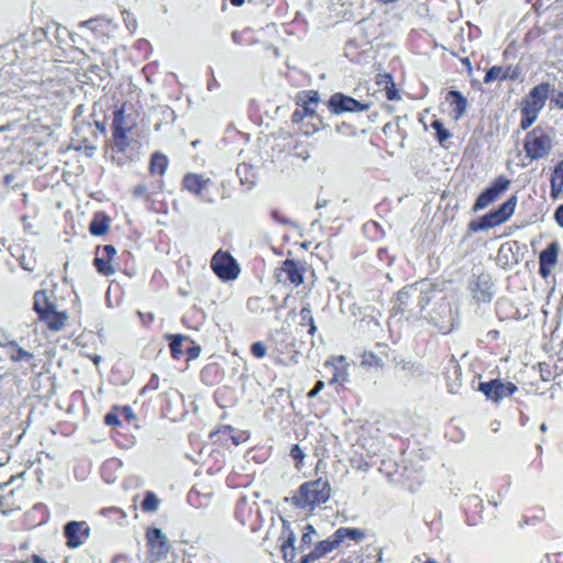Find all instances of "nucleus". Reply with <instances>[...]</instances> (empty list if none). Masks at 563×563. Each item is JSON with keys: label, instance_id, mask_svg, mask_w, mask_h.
Instances as JSON below:
<instances>
[{"label": "nucleus", "instance_id": "58", "mask_svg": "<svg viewBox=\"0 0 563 563\" xmlns=\"http://www.w3.org/2000/svg\"><path fill=\"white\" fill-rule=\"evenodd\" d=\"M230 1L235 7H240L244 3V0H230Z\"/></svg>", "mask_w": 563, "mask_h": 563}, {"label": "nucleus", "instance_id": "34", "mask_svg": "<svg viewBox=\"0 0 563 563\" xmlns=\"http://www.w3.org/2000/svg\"><path fill=\"white\" fill-rule=\"evenodd\" d=\"M362 363L373 367H380L384 364L383 358L372 352H364L362 355Z\"/></svg>", "mask_w": 563, "mask_h": 563}, {"label": "nucleus", "instance_id": "63", "mask_svg": "<svg viewBox=\"0 0 563 563\" xmlns=\"http://www.w3.org/2000/svg\"><path fill=\"white\" fill-rule=\"evenodd\" d=\"M99 361H100V357H99V356H96V357H95V363L97 364Z\"/></svg>", "mask_w": 563, "mask_h": 563}, {"label": "nucleus", "instance_id": "43", "mask_svg": "<svg viewBox=\"0 0 563 563\" xmlns=\"http://www.w3.org/2000/svg\"><path fill=\"white\" fill-rule=\"evenodd\" d=\"M102 252L106 256L104 258H108V260L114 262V256L117 254V250L113 245H104L102 247Z\"/></svg>", "mask_w": 563, "mask_h": 563}, {"label": "nucleus", "instance_id": "30", "mask_svg": "<svg viewBox=\"0 0 563 563\" xmlns=\"http://www.w3.org/2000/svg\"><path fill=\"white\" fill-rule=\"evenodd\" d=\"M159 506V499L153 492H147L142 501V509L145 512H156Z\"/></svg>", "mask_w": 563, "mask_h": 563}, {"label": "nucleus", "instance_id": "60", "mask_svg": "<svg viewBox=\"0 0 563 563\" xmlns=\"http://www.w3.org/2000/svg\"><path fill=\"white\" fill-rule=\"evenodd\" d=\"M540 429H541L542 431H547V424H545V423H542V424L540 426Z\"/></svg>", "mask_w": 563, "mask_h": 563}, {"label": "nucleus", "instance_id": "39", "mask_svg": "<svg viewBox=\"0 0 563 563\" xmlns=\"http://www.w3.org/2000/svg\"><path fill=\"white\" fill-rule=\"evenodd\" d=\"M32 358H33V354L27 352V351H25V350H23V349H19L16 351V354L12 355V360L16 361V362L18 361H24V360L30 361Z\"/></svg>", "mask_w": 563, "mask_h": 563}, {"label": "nucleus", "instance_id": "48", "mask_svg": "<svg viewBox=\"0 0 563 563\" xmlns=\"http://www.w3.org/2000/svg\"><path fill=\"white\" fill-rule=\"evenodd\" d=\"M300 316H301L302 320H309V322H312V320H313L312 312L309 307H303L300 311Z\"/></svg>", "mask_w": 563, "mask_h": 563}, {"label": "nucleus", "instance_id": "54", "mask_svg": "<svg viewBox=\"0 0 563 563\" xmlns=\"http://www.w3.org/2000/svg\"><path fill=\"white\" fill-rule=\"evenodd\" d=\"M122 413L124 415V417H125L126 419H132V418H134V413H133V410H132V408H131V407H124V408L122 409Z\"/></svg>", "mask_w": 563, "mask_h": 563}, {"label": "nucleus", "instance_id": "55", "mask_svg": "<svg viewBox=\"0 0 563 563\" xmlns=\"http://www.w3.org/2000/svg\"><path fill=\"white\" fill-rule=\"evenodd\" d=\"M9 343L8 336L0 331V345H7Z\"/></svg>", "mask_w": 563, "mask_h": 563}, {"label": "nucleus", "instance_id": "53", "mask_svg": "<svg viewBox=\"0 0 563 563\" xmlns=\"http://www.w3.org/2000/svg\"><path fill=\"white\" fill-rule=\"evenodd\" d=\"M536 120H532V118L530 117H526V115H522V120H521V128L523 130L528 129L529 126L532 125V123L534 122Z\"/></svg>", "mask_w": 563, "mask_h": 563}, {"label": "nucleus", "instance_id": "31", "mask_svg": "<svg viewBox=\"0 0 563 563\" xmlns=\"http://www.w3.org/2000/svg\"><path fill=\"white\" fill-rule=\"evenodd\" d=\"M316 536V529L311 525H306L300 540V550L305 551L306 548H309L313 543Z\"/></svg>", "mask_w": 563, "mask_h": 563}, {"label": "nucleus", "instance_id": "7", "mask_svg": "<svg viewBox=\"0 0 563 563\" xmlns=\"http://www.w3.org/2000/svg\"><path fill=\"white\" fill-rule=\"evenodd\" d=\"M420 287L408 285L404 287L396 297L394 309L401 314L408 313V318L417 317L416 313V297L419 296Z\"/></svg>", "mask_w": 563, "mask_h": 563}, {"label": "nucleus", "instance_id": "44", "mask_svg": "<svg viewBox=\"0 0 563 563\" xmlns=\"http://www.w3.org/2000/svg\"><path fill=\"white\" fill-rule=\"evenodd\" d=\"M324 388V382L319 380L316 386L308 393L309 398H314Z\"/></svg>", "mask_w": 563, "mask_h": 563}, {"label": "nucleus", "instance_id": "22", "mask_svg": "<svg viewBox=\"0 0 563 563\" xmlns=\"http://www.w3.org/2000/svg\"><path fill=\"white\" fill-rule=\"evenodd\" d=\"M34 309L40 317H43L45 313H48V311L55 309L54 305L49 301L46 291H37L34 295Z\"/></svg>", "mask_w": 563, "mask_h": 563}, {"label": "nucleus", "instance_id": "2", "mask_svg": "<svg viewBox=\"0 0 563 563\" xmlns=\"http://www.w3.org/2000/svg\"><path fill=\"white\" fill-rule=\"evenodd\" d=\"M183 187L203 202L213 203L216 201V185L202 174H186L183 178Z\"/></svg>", "mask_w": 563, "mask_h": 563}, {"label": "nucleus", "instance_id": "41", "mask_svg": "<svg viewBox=\"0 0 563 563\" xmlns=\"http://www.w3.org/2000/svg\"><path fill=\"white\" fill-rule=\"evenodd\" d=\"M290 456L294 460L302 461L305 459V453L298 444H295L290 450Z\"/></svg>", "mask_w": 563, "mask_h": 563}, {"label": "nucleus", "instance_id": "27", "mask_svg": "<svg viewBox=\"0 0 563 563\" xmlns=\"http://www.w3.org/2000/svg\"><path fill=\"white\" fill-rule=\"evenodd\" d=\"M93 264L97 271L104 276H111L117 272L113 262L108 258L96 257Z\"/></svg>", "mask_w": 563, "mask_h": 563}, {"label": "nucleus", "instance_id": "62", "mask_svg": "<svg viewBox=\"0 0 563 563\" xmlns=\"http://www.w3.org/2000/svg\"><path fill=\"white\" fill-rule=\"evenodd\" d=\"M89 23H90V21H85V22H82V23L80 24V26H86V25H88Z\"/></svg>", "mask_w": 563, "mask_h": 563}, {"label": "nucleus", "instance_id": "49", "mask_svg": "<svg viewBox=\"0 0 563 563\" xmlns=\"http://www.w3.org/2000/svg\"><path fill=\"white\" fill-rule=\"evenodd\" d=\"M552 102L559 109H563V92H559L554 98H552Z\"/></svg>", "mask_w": 563, "mask_h": 563}, {"label": "nucleus", "instance_id": "46", "mask_svg": "<svg viewBox=\"0 0 563 563\" xmlns=\"http://www.w3.org/2000/svg\"><path fill=\"white\" fill-rule=\"evenodd\" d=\"M106 423L109 426H117L119 424V418L115 413L109 412L106 415Z\"/></svg>", "mask_w": 563, "mask_h": 563}, {"label": "nucleus", "instance_id": "3", "mask_svg": "<svg viewBox=\"0 0 563 563\" xmlns=\"http://www.w3.org/2000/svg\"><path fill=\"white\" fill-rule=\"evenodd\" d=\"M552 148V139L542 130L536 129L529 132L525 140V150L531 159L547 156Z\"/></svg>", "mask_w": 563, "mask_h": 563}, {"label": "nucleus", "instance_id": "16", "mask_svg": "<svg viewBox=\"0 0 563 563\" xmlns=\"http://www.w3.org/2000/svg\"><path fill=\"white\" fill-rule=\"evenodd\" d=\"M147 539L153 550L157 553H166L168 551L167 537L161 529L154 528L147 532Z\"/></svg>", "mask_w": 563, "mask_h": 563}, {"label": "nucleus", "instance_id": "52", "mask_svg": "<svg viewBox=\"0 0 563 563\" xmlns=\"http://www.w3.org/2000/svg\"><path fill=\"white\" fill-rule=\"evenodd\" d=\"M306 118V115H303V112L299 109H297L294 113H292V122H300L302 121L303 119Z\"/></svg>", "mask_w": 563, "mask_h": 563}, {"label": "nucleus", "instance_id": "50", "mask_svg": "<svg viewBox=\"0 0 563 563\" xmlns=\"http://www.w3.org/2000/svg\"><path fill=\"white\" fill-rule=\"evenodd\" d=\"M555 220L563 228V205L556 209Z\"/></svg>", "mask_w": 563, "mask_h": 563}, {"label": "nucleus", "instance_id": "51", "mask_svg": "<svg viewBox=\"0 0 563 563\" xmlns=\"http://www.w3.org/2000/svg\"><path fill=\"white\" fill-rule=\"evenodd\" d=\"M199 353H200V346H192V347L188 349L189 360L197 358L199 356Z\"/></svg>", "mask_w": 563, "mask_h": 563}, {"label": "nucleus", "instance_id": "9", "mask_svg": "<svg viewBox=\"0 0 563 563\" xmlns=\"http://www.w3.org/2000/svg\"><path fill=\"white\" fill-rule=\"evenodd\" d=\"M67 547L77 549L89 537V527L84 521H70L64 528Z\"/></svg>", "mask_w": 563, "mask_h": 563}, {"label": "nucleus", "instance_id": "17", "mask_svg": "<svg viewBox=\"0 0 563 563\" xmlns=\"http://www.w3.org/2000/svg\"><path fill=\"white\" fill-rule=\"evenodd\" d=\"M110 229V219L103 213H97L90 222L89 231L95 236L106 234Z\"/></svg>", "mask_w": 563, "mask_h": 563}, {"label": "nucleus", "instance_id": "19", "mask_svg": "<svg viewBox=\"0 0 563 563\" xmlns=\"http://www.w3.org/2000/svg\"><path fill=\"white\" fill-rule=\"evenodd\" d=\"M283 272L286 274L287 280L296 286L303 282L302 269L294 261H285Z\"/></svg>", "mask_w": 563, "mask_h": 563}, {"label": "nucleus", "instance_id": "5", "mask_svg": "<svg viewBox=\"0 0 563 563\" xmlns=\"http://www.w3.org/2000/svg\"><path fill=\"white\" fill-rule=\"evenodd\" d=\"M328 107L334 114H341L343 112H363L367 111L371 107L369 103H363L356 99L345 96L343 93H334L331 96Z\"/></svg>", "mask_w": 563, "mask_h": 563}, {"label": "nucleus", "instance_id": "45", "mask_svg": "<svg viewBox=\"0 0 563 563\" xmlns=\"http://www.w3.org/2000/svg\"><path fill=\"white\" fill-rule=\"evenodd\" d=\"M296 542V536L294 532H290L289 536L287 537V540L285 541L284 545H283V550L286 552L288 548H290L291 550H294V544Z\"/></svg>", "mask_w": 563, "mask_h": 563}, {"label": "nucleus", "instance_id": "13", "mask_svg": "<svg viewBox=\"0 0 563 563\" xmlns=\"http://www.w3.org/2000/svg\"><path fill=\"white\" fill-rule=\"evenodd\" d=\"M430 320L439 331L444 333L451 331L452 323L450 305L445 301L441 302L439 305V313L431 314Z\"/></svg>", "mask_w": 563, "mask_h": 563}, {"label": "nucleus", "instance_id": "11", "mask_svg": "<svg viewBox=\"0 0 563 563\" xmlns=\"http://www.w3.org/2000/svg\"><path fill=\"white\" fill-rule=\"evenodd\" d=\"M340 543L339 539H327L323 541H320L316 548L309 552L308 554L303 555L301 559V563H311L325 554L332 552L334 549L338 548Z\"/></svg>", "mask_w": 563, "mask_h": 563}, {"label": "nucleus", "instance_id": "32", "mask_svg": "<svg viewBox=\"0 0 563 563\" xmlns=\"http://www.w3.org/2000/svg\"><path fill=\"white\" fill-rule=\"evenodd\" d=\"M338 361L342 365H341V367H335V371L333 373V376H332L330 383L343 384V383L347 382V371H346V366L344 364L345 358H344V356H340L338 358Z\"/></svg>", "mask_w": 563, "mask_h": 563}, {"label": "nucleus", "instance_id": "38", "mask_svg": "<svg viewBox=\"0 0 563 563\" xmlns=\"http://www.w3.org/2000/svg\"><path fill=\"white\" fill-rule=\"evenodd\" d=\"M251 352L256 358H263L266 355V346L263 342H255L251 346Z\"/></svg>", "mask_w": 563, "mask_h": 563}, {"label": "nucleus", "instance_id": "36", "mask_svg": "<svg viewBox=\"0 0 563 563\" xmlns=\"http://www.w3.org/2000/svg\"><path fill=\"white\" fill-rule=\"evenodd\" d=\"M484 219L487 222V224H490V228L505 223V221L501 220L500 214L497 212V210L485 214Z\"/></svg>", "mask_w": 563, "mask_h": 563}, {"label": "nucleus", "instance_id": "29", "mask_svg": "<svg viewBox=\"0 0 563 563\" xmlns=\"http://www.w3.org/2000/svg\"><path fill=\"white\" fill-rule=\"evenodd\" d=\"M217 433L222 434L224 440L230 439L235 445H239L246 440L244 433L235 434L231 426H223Z\"/></svg>", "mask_w": 563, "mask_h": 563}, {"label": "nucleus", "instance_id": "61", "mask_svg": "<svg viewBox=\"0 0 563 563\" xmlns=\"http://www.w3.org/2000/svg\"><path fill=\"white\" fill-rule=\"evenodd\" d=\"M424 563H438V562L434 560L428 559Z\"/></svg>", "mask_w": 563, "mask_h": 563}, {"label": "nucleus", "instance_id": "47", "mask_svg": "<svg viewBox=\"0 0 563 563\" xmlns=\"http://www.w3.org/2000/svg\"><path fill=\"white\" fill-rule=\"evenodd\" d=\"M386 96L388 100H396L399 98L397 90L395 89L394 84H391V87H387L386 89Z\"/></svg>", "mask_w": 563, "mask_h": 563}, {"label": "nucleus", "instance_id": "20", "mask_svg": "<svg viewBox=\"0 0 563 563\" xmlns=\"http://www.w3.org/2000/svg\"><path fill=\"white\" fill-rule=\"evenodd\" d=\"M448 100H451L455 119H460L465 113L467 107L466 98L460 91L450 90Z\"/></svg>", "mask_w": 563, "mask_h": 563}, {"label": "nucleus", "instance_id": "25", "mask_svg": "<svg viewBox=\"0 0 563 563\" xmlns=\"http://www.w3.org/2000/svg\"><path fill=\"white\" fill-rule=\"evenodd\" d=\"M113 144L119 152H124L129 147V137L126 131L122 126L114 128Z\"/></svg>", "mask_w": 563, "mask_h": 563}, {"label": "nucleus", "instance_id": "12", "mask_svg": "<svg viewBox=\"0 0 563 563\" xmlns=\"http://www.w3.org/2000/svg\"><path fill=\"white\" fill-rule=\"evenodd\" d=\"M298 104L300 106V110L303 112V115L309 118L317 117V106L319 102V93L314 90H309L299 93L298 96Z\"/></svg>", "mask_w": 563, "mask_h": 563}, {"label": "nucleus", "instance_id": "1", "mask_svg": "<svg viewBox=\"0 0 563 563\" xmlns=\"http://www.w3.org/2000/svg\"><path fill=\"white\" fill-rule=\"evenodd\" d=\"M330 484L328 481L317 479L305 483L300 486L295 497L298 507L306 510H313L330 498Z\"/></svg>", "mask_w": 563, "mask_h": 563}, {"label": "nucleus", "instance_id": "15", "mask_svg": "<svg viewBox=\"0 0 563 563\" xmlns=\"http://www.w3.org/2000/svg\"><path fill=\"white\" fill-rule=\"evenodd\" d=\"M551 88L552 86L548 82H543L533 87L526 101L543 108L548 99L549 92L551 91Z\"/></svg>", "mask_w": 563, "mask_h": 563}, {"label": "nucleus", "instance_id": "33", "mask_svg": "<svg viewBox=\"0 0 563 563\" xmlns=\"http://www.w3.org/2000/svg\"><path fill=\"white\" fill-rule=\"evenodd\" d=\"M431 126L435 131L437 139L440 144H444V142H446L450 139V136H451L450 131L446 130L440 121H438V120L433 121Z\"/></svg>", "mask_w": 563, "mask_h": 563}, {"label": "nucleus", "instance_id": "56", "mask_svg": "<svg viewBox=\"0 0 563 563\" xmlns=\"http://www.w3.org/2000/svg\"><path fill=\"white\" fill-rule=\"evenodd\" d=\"M246 169H247V165H245V164H240V165L238 166V168H236V173H238V175L242 176V173H243V172H246Z\"/></svg>", "mask_w": 563, "mask_h": 563}, {"label": "nucleus", "instance_id": "59", "mask_svg": "<svg viewBox=\"0 0 563 563\" xmlns=\"http://www.w3.org/2000/svg\"><path fill=\"white\" fill-rule=\"evenodd\" d=\"M314 331H316V325H314V323L312 321V322H310V330H309V332L312 333Z\"/></svg>", "mask_w": 563, "mask_h": 563}, {"label": "nucleus", "instance_id": "57", "mask_svg": "<svg viewBox=\"0 0 563 563\" xmlns=\"http://www.w3.org/2000/svg\"><path fill=\"white\" fill-rule=\"evenodd\" d=\"M112 512H122L120 509L115 508V507H112V508H108V509H104L103 510V514L104 515H110Z\"/></svg>", "mask_w": 563, "mask_h": 563}, {"label": "nucleus", "instance_id": "40", "mask_svg": "<svg viewBox=\"0 0 563 563\" xmlns=\"http://www.w3.org/2000/svg\"><path fill=\"white\" fill-rule=\"evenodd\" d=\"M470 228L473 231H485L490 229V224H487L483 217L478 222H471Z\"/></svg>", "mask_w": 563, "mask_h": 563}, {"label": "nucleus", "instance_id": "6", "mask_svg": "<svg viewBox=\"0 0 563 563\" xmlns=\"http://www.w3.org/2000/svg\"><path fill=\"white\" fill-rule=\"evenodd\" d=\"M510 180L505 176H499L487 189H485L476 199L473 210L478 211L488 207L498 197L508 189Z\"/></svg>", "mask_w": 563, "mask_h": 563}, {"label": "nucleus", "instance_id": "37", "mask_svg": "<svg viewBox=\"0 0 563 563\" xmlns=\"http://www.w3.org/2000/svg\"><path fill=\"white\" fill-rule=\"evenodd\" d=\"M550 181H555L563 185V159L559 162L554 167Z\"/></svg>", "mask_w": 563, "mask_h": 563}, {"label": "nucleus", "instance_id": "18", "mask_svg": "<svg viewBox=\"0 0 563 563\" xmlns=\"http://www.w3.org/2000/svg\"><path fill=\"white\" fill-rule=\"evenodd\" d=\"M66 312H57L55 309L45 313L41 319L45 320L47 327L53 331L62 330L67 321Z\"/></svg>", "mask_w": 563, "mask_h": 563}, {"label": "nucleus", "instance_id": "21", "mask_svg": "<svg viewBox=\"0 0 563 563\" xmlns=\"http://www.w3.org/2000/svg\"><path fill=\"white\" fill-rule=\"evenodd\" d=\"M46 35L52 34L58 44L66 43L67 38L71 36L70 32L63 25L56 22H51L42 30Z\"/></svg>", "mask_w": 563, "mask_h": 563}, {"label": "nucleus", "instance_id": "10", "mask_svg": "<svg viewBox=\"0 0 563 563\" xmlns=\"http://www.w3.org/2000/svg\"><path fill=\"white\" fill-rule=\"evenodd\" d=\"M559 255V243H550L539 256L540 274L547 277L550 274L551 268L555 265Z\"/></svg>", "mask_w": 563, "mask_h": 563}, {"label": "nucleus", "instance_id": "42", "mask_svg": "<svg viewBox=\"0 0 563 563\" xmlns=\"http://www.w3.org/2000/svg\"><path fill=\"white\" fill-rule=\"evenodd\" d=\"M550 183H551V196L553 199H558L560 197V195L563 192V185L558 184L555 181H550Z\"/></svg>", "mask_w": 563, "mask_h": 563}, {"label": "nucleus", "instance_id": "35", "mask_svg": "<svg viewBox=\"0 0 563 563\" xmlns=\"http://www.w3.org/2000/svg\"><path fill=\"white\" fill-rule=\"evenodd\" d=\"M542 107H538L537 104H532L530 102L525 103V106L521 109L522 115L530 117L532 120H537L540 111L542 110Z\"/></svg>", "mask_w": 563, "mask_h": 563}, {"label": "nucleus", "instance_id": "4", "mask_svg": "<svg viewBox=\"0 0 563 563\" xmlns=\"http://www.w3.org/2000/svg\"><path fill=\"white\" fill-rule=\"evenodd\" d=\"M211 267L216 275L223 280L235 279L240 273V268L235 260L225 252L218 251L212 260Z\"/></svg>", "mask_w": 563, "mask_h": 563}, {"label": "nucleus", "instance_id": "26", "mask_svg": "<svg viewBox=\"0 0 563 563\" xmlns=\"http://www.w3.org/2000/svg\"><path fill=\"white\" fill-rule=\"evenodd\" d=\"M168 166V159L164 154L155 153L151 159V170L154 174L163 175Z\"/></svg>", "mask_w": 563, "mask_h": 563}, {"label": "nucleus", "instance_id": "14", "mask_svg": "<svg viewBox=\"0 0 563 563\" xmlns=\"http://www.w3.org/2000/svg\"><path fill=\"white\" fill-rule=\"evenodd\" d=\"M413 287H420L419 296L416 297V313L417 317L421 314L427 307V305L434 298V289L432 285L426 280L412 284Z\"/></svg>", "mask_w": 563, "mask_h": 563}, {"label": "nucleus", "instance_id": "28", "mask_svg": "<svg viewBox=\"0 0 563 563\" xmlns=\"http://www.w3.org/2000/svg\"><path fill=\"white\" fill-rule=\"evenodd\" d=\"M517 206V197L511 196L505 201L498 209L497 212L500 214L501 220L505 222L514 214Z\"/></svg>", "mask_w": 563, "mask_h": 563}, {"label": "nucleus", "instance_id": "24", "mask_svg": "<svg viewBox=\"0 0 563 563\" xmlns=\"http://www.w3.org/2000/svg\"><path fill=\"white\" fill-rule=\"evenodd\" d=\"M507 78H512V76L509 75V69H506L501 66H493L486 73L484 77V81L486 84L497 81V80H504Z\"/></svg>", "mask_w": 563, "mask_h": 563}, {"label": "nucleus", "instance_id": "8", "mask_svg": "<svg viewBox=\"0 0 563 563\" xmlns=\"http://www.w3.org/2000/svg\"><path fill=\"white\" fill-rule=\"evenodd\" d=\"M478 389L488 398L498 402L500 399L512 395L517 386L512 383H503L494 379L487 383H481Z\"/></svg>", "mask_w": 563, "mask_h": 563}, {"label": "nucleus", "instance_id": "64", "mask_svg": "<svg viewBox=\"0 0 563 563\" xmlns=\"http://www.w3.org/2000/svg\"><path fill=\"white\" fill-rule=\"evenodd\" d=\"M498 424H499V423L494 424V431H497V429H498Z\"/></svg>", "mask_w": 563, "mask_h": 563}, {"label": "nucleus", "instance_id": "23", "mask_svg": "<svg viewBox=\"0 0 563 563\" xmlns=\"http://www.w3.org/2000/svg\"><path fill=\"white\" fill-rule=\"evenodd\" d=\"M165 338L170 341L169 347L174 358H179L183 355L181 344L188 340L184 334H166Z\"/></svg>", "mask_w": 563, "mask_h": 563}]
</instances>
